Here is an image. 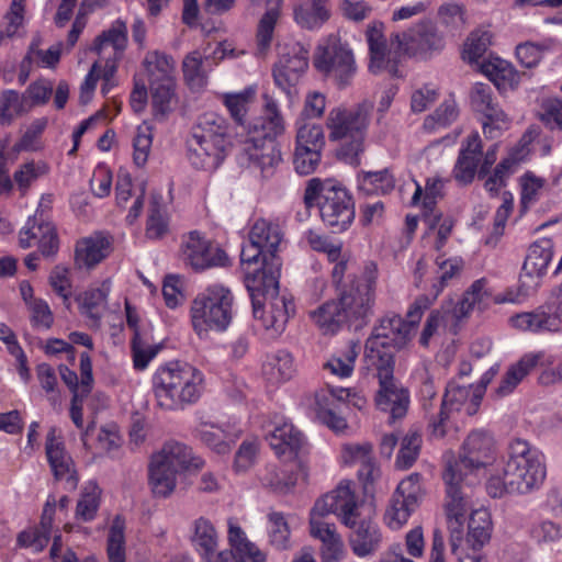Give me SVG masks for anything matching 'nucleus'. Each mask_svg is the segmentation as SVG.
I'll list each match as a JSON object with an SVG mask.
<instances>
[{
  "mask_svg": "<svg viewBox=\"0 0 562 562\" xmlns=\"http://www.w3.org/2000/svg\"><path fill=\"white\" fill-rule=\"evenodd\" d=\"M482 156L481 137L477 132H473L462 140L452 169V176L459 184L468 186L473 182L476 173L479 175Z\"/></svg>",
  "mask_w": 562,
  "mask_h": 562,
  "instance_id": "24",
  "label": "nucleus"
},
{
  "mask_svg": "<svg viewBox=\"0 0 562 562\" xmlns=\"http://www.w3.org/2000/svg\"><path fill=\"white\" fill-rule=\"evenodd\" d=\"M267 520V535L270 546L279 551L291 549V530L285 516L279 512H271L268 514Z\"/></svg>",
  "mask_w": 562,
  "mask_h": 562,
  "instance_id": "53",
  "label": "nucleus"
},
{
  "mask_svg": "<svg viewBox=\"0 0 562 562\" xmlns=\"http://www.w3.org/2000/svg\"><path fill=\"white\" fill-rule=\"evenodd\" d=\"M234 295L223 284L207 285L191 302L190 323L200 339H205L212 331L224 333L234 317Z\"/></svg>",
  "mask_w": 562,
  "mask_h": 562,
  "instance_id": "7",
  "label": "nucleus"
},
{
  "mask_svg": "<svg viewBox=\"0 0 562 562\" xmlns=\"http://www.w3.org/2000/svg\"><path fill=\"white\" fill-rule=\"evenodd\" d=\"M390 41L396 53L422 61H428L439 56L447 44L443 32L429 20L420 21L402 32L393 33Z\"/></svg>",
  "mask_w": 562,
  "mask_h": 562,
  "instance_id": "9",
  "label": "nucleus"
},
{
  "mask_svg": "<svg viewBox=\"0 0 562 562\" xmlns=\"http://www.w3.org/2000/svg\"><path fill=\"white\" fill-rule=\"evenodd\" d=\"M370 123V106L359 104L353 109L338 105L329 110L325 125L331 142L347 140L339 149V156L349 165L360 164L364 151V138Z\"/></svg>",
  "mask_w": 562,
  "mask_h": 562,
  "instance_id": "8",
  "label": "nucleus"
},
{
  "mask_svg": "<svg viewBox=\"0 0 562 562\" xmlns=\"http://www.w3.org/2000/svg\"><path fill=\"white\" fill-rule=\"evenodd\" d=\"M279 270L247 272L246 288L251 296L255 327L267 338H277L295 312L293 299L279 291Z\"/></svg>",
  "mask_w": 562,
  "mask_h": 562,
  "instance_id": "2",
  "label": "nucleus"
},
{
  "mask_svg": "<svg viewBox=\"0 0 562 562\" xmlns=\"http://www.w3.org/2000/svg\"><path fill=\"white\" fill-rule=\"evenodd\" d=\"M330 19L328 0H295L293 20L303 30L317 31Z\"/></svg>",
  "mask_w": 562,
  "mask_h": 562,
  "instance_id": "33",
  "label": "nucleus"
},
{
  "mask_svg": "<svg viewBox=\"0 0 562 562\" xmlns=\"http://www.w3.org/2000/svg\"><path fill=\"white\" fill-rule=\"evenodd\" d=\"M520 203L524 209L533 205L543 194L547 188L544 178L537 176L532 171H526L519 178Z\"/></svg>",
  "mask_w": 562,
  "mask_h": 562,
  "instance_id": "62",
  "label": "nucleus"
},
{
  "mask_svg": "<svg viewBox=\"0 0 562 562\" xmlns=\"http://www.w3.org/2000/svg\"><path fill=\"white\" fill-rule=\"evenodd\" d=\"M190 542L202 562H211L218 549V533L214 524L206 517H198L190 525Z\"/></svg>",
  "mask_w": 562,
  "mask_h": 562,
  "instance_id": "32",
  "label": "nucleus"
},
{
  "mask_svg": "<svg viewBox=\"0 0 562 562\" xmlns=\"http://www.w3.org/2000/svg\"><path fill=\"white\" fill-rule=\"evenodd\" d=\"M469 541L472 546L483 547L491 538L492 520L491 514L485 508L472 510L469 519Z\"/></svg>",
  "mask_w": 562,
  "mask_h": 562,
  "instance_id": "56",
  "label": "nucleus"
},
{
  "mask_svg": "<svg viewBox=\"0 0 562 562\" xmlns=\"http://www.w3.org/2000/svg\"><path fill=\"white\" fill-rule=\"evenodd\" d=\"M378 266L370 261L349 290L340 293L338 302L345 323L356 328L366 325L373 313Z\"/></svg>",
  "mask_w": 562,
  "mask_h": 562,
  "instance_id": "10",
  "label": "nucleus"
},
{
  "mask_svg": "<svg viewBox=\"0 0 562 562\" xmlns=\"http://www.w3.org/2000/svg\"><path fill=\"white\" fill-rule=\"evenodd\" d=\"M19 245L26 249L37 245L43 256H53L58 250V237L50 222L37 220L36 215L29 217L19 234Z\"/></svg>",
  "mask_w": 562,
  "mask_h": 562,
  "instance_id": "25",
  "label": "nucleus"
},
{
  "mask_svg": "<svg viewBox=\"0 0 562 562\" xmlns=\"http://www.w3.org/2000/svg\"><path fill=\"white\" fill-rule=\"evenodd\" d=\"M54 513L55 506L47 502L40 525L22 531L18 537L19 544L33 552L42 551L50 539Z\"/></svg>",
  "mask_w": 562,
  "mask_h": 562,
  "instance_id": "41",
  "label": "nucleus"
},
{
  "mask_svg": "<svg viewBox=\"0 0 562 562\" xmlns=\"http://www.w3.org/2000/svg\"><path fill=\"white\" fill-rule=\"evenodd\" d=\"M40 44V38H34L33 42L31 43L29 52L21 63L22 71H27V68L31 66L32 63H36L38 66L43 68H53L58 64L60 59L59 45H54L49 47L47 50H42L38 48Z\"/></svg>",
  "mask_w": 562,
  "mask_h": 562,
  "instance_id": "59",
  "label": "nucleus"
},
{
  "mask_svg": "<svg viewBox=\"0 0 562 562\" xmlns=\"http://www.w3.org/2000/svg\"><path fill=\"white\" fill-rule=\"evenodd\" d=\"M313 64L318 71L333 75L341 82L357 69L352 49L337 34H330L319 42Z\"/></svg>",
  "mask_w": 562,
  "mask_h": 562,
  "instance_id": "15",
  "label": "nucleus"
},
{
  "mask_svg": "<svg viewBox=\"0 0 562 562\" xmlns=\"http://www.w3.org/2000/svg\"><path fill=\"white\" fill-rule=\"evenodd\" d=\"M178 473L151 457L148 468V484L156 497L170 496L177 486Z\"/></svg>",
  "mask_w": 562,
  "mask_h": 562,
  "instance_id": "45",
  "label": "nucleus"
},
{
  "mask_svg": "<svg viewBox=\"0 0 562 562\" xmlns=\"http://www.w3.org/2000/svg\"><path fill=\"white\" fill-rule=\"evenodd\" d=\"M112 289L110 279L102 281L98 286H91L78 297L79 311L98 326L108 306V296Z\"/></svg>",
  "mask_w": 562,
  "mask_h": 562,
  "instance_id": "36",
  "label": "nucleus"
},
{
  "mask_svg": "<svg viewBox=\"0 0 562 562\" xmlns=\"http://www.w3.org/2000/svg\"><path fill=\"white\" fill-rule=\"evenodd\" d=\"M308 66L307 50L299 43L279 47V59L272 76L279 87L289 98H293L292 89L296 86Z\"/></svg>",
  "mask_w": 562,
  "mask_h": 562,
  "instance_id": "18",
  "label": "nucleus"
},
{
  "mask_svg": "<svg viewBox=\"0 0 562 562\" xmlns=\"http://www.w3.org/2000/svg\"><path fill=\"white\" fill-rule=\"evenodd\" d=\"M552 258L553 241L549 238L536 240L528 249L522 266L524 276L532 280L540 279L547 273Z\"/></svg>",
  "mask_w": 562,
  "mask_h": 562,
  "instance_id": "38",
  "label": "nucleus"
},
{
  "mask_svg": "<svg viewBox=\"0 0 562 562\" xmlns=\"http://www.w3.org/2000/svg\"><path fill=\"white\" fill-rule=\"evenodd\" d=\"M477 70L486 76L498 90H513L518 87L520 75L507 60L490 55L482 60Z\"/></svg>",
  "mask_w": 562,
  "mask_h": 562,
  "instance_id": "35",
  "label": "nucleus"
},
{
  "mask_svg": "<svg viewBox=\"0 0 562 562\" xmlns=\"http://www.w3.org/2000/svg\"><path fill=\"white\" fill-rule=\"evenodd\" d=\"M227 539L241 562H266V554L251 542L235 518L227 520Z\"/></svg>",
  "mask_w": 562,
  "mask_h": 562,
  "instance_id": "44",
  "label": "nucleus"
},
{
  "mask_svg": "<svg viewBox=\"0 0 562 562\" xmlns=\"http://www.w3.org/2000/svg\"><path fill=\"white\" fill-rule=\"evenodd\" d=\"M101 496L102 490L97 482H87L81 490L76 505V519L83 522L92 521L97 517L100 508Z\"/></svg>",
  "mask_w": 562,
  "mask_h": 562,
  "instance_id": "49",
  "label": "nucleus"
},
{
  "mask_svg": "<svg viewBox=\"0 0 562 562\" xmlns=\"http://www.w3.org/2000/svg\"><path fill=\"white\" fill-rule=\"evenodd\" d=\"M323 334H336L346 325L338 300H329L308 313Z\"/></svg>",
  "mask_w": 562,
  "mask_h": 562,
  "instance_id": "46",
  "label": "nucleus"
},
{
  "mask_svg": "<svg viewBox=\"0 0 562 562\" xmlns=\"http://www.w3.org/2000/svg\"><path fill=\"white\" fill-rule=\"evenodd\" d=\"M45 452L55 480L65 482L66 488L75 490L79 479L74 460L54 428L46 435Z\"/></svg>",
  "mask_w": 562,
  "mask_h": 562,
  "instance_id": "23",
  "label": "nucleus"
},
{
  "mask_svg": "<svg viewBox=\"0 0 562 562\" xmlns=\"http://www.w3.org/2000/svg\"><path fill=\"white\" fill-rule=\"evenodd\" d=\"M501 465V471L492 474L486 483V492L493 498L532 494L547 477L544 454L524 439L508 442Z\"/></svg>",
  "mask_w": 562,
  "mask_h": 562,
  "instance_id": "1",
  "label": "nucleus"
},
{
  "mask_svg": "<svg viewBox=\"0 0 562 562\" xmlns=\"http://www.w3.org/2000/svg\"><path fill=\"white\" fill-rule=\"evenodd\" d=\"M416 509L417 506L392 495L384 514V524L391 530L397 531L407 524L409 517Z\"/></svg>",
  "mask_w": 562,
  "mask_h": 562,
  "instance_id": "61",
  "label": "nucleus"
},
{
  "mask_svg": "<svg viewBox=\"0 0 562 562\" xmlns=\"http://www.w3.org/2000/svg\"><path fill=\"white\" fill-rule=\"evenodd\" d=\"M143 67L148 85L176 82V63L170 55L159 50L148 52Z\"/></svg>",
  "mask_w": 562,
  "mask_h": 562,
  "instance_id": "40",
  "label": "nucleus"
},
{
  "mask_svg": "<svg viewBox=\"0 0 562 562\" xmlns=\"http://www.w3.org/2000/svg\"><path fill=\"white\" fill-rule=\"evenodd\" d=\"M366 38L370 55L369 70L372 74H379L383 70L394 71L395 65L384 35V24L379 21L370 23L366 31Z\"/></svg>",
  "mask_w": 562,
  "mask_h": 562,
  "instance_id": "29",
  "label": "nucleus"
},
{
  "mask_svg": "<svg viewBox=\"0 0 562 562\" xmlns=\"http://www.w3.org/2000/svg\"><path fill=\"white\" fill-rule=\"evenodd\" d=\"M304 203L317 206L324 225L333 233L349 229L355 221V201L349 191L337 180L312 178L304 191Z\"/></svg>",
  "mask_w": 562,
  "mask_h": 562,
  "instance_id": "6",
  "label": "nucleus"
},
{
  "mask_svg": "<svg viewBox=\"0 0 562 562\" xmlns=\"http://www.w3.org/2000/svg\"><path fill=\"white\" fill-rule=\"evenodd\" d=\"M359 351V342L350 340L331 355L324 368L340 379L349 378L353 372Z\"/></svg>",
  "mask_w": 562,
  "mask_h": 562,
  "instance_id": "48",
  "label": "nucleus"
},
{
  "mask_svg": "<svg viewBox=\"0 0 562 562\" xmlns=\"http://www.w3.org/2000/svg\"><path fill=\"white\" fill-rule=\"evenodd\" d=\"M282 240V233L278 224L269 222L265 218L257 220L251 226L248 234V241L243 245L240 252L241 263L250 266L262 262L260 269L256 271H267L276 269L281 270V262L276 256L280 243ZM250 272L249 270L246 271ZM255 272V270L252 271Z\"/></svg>",
  "mask_w": 562,
  "mask_h": 562,
  "instance_id": "12",
  "label": "nucleus"
},
{
  "mask_svg": "<svg viewBox=\"0 0 562 562\" xmlns=\"http://www.w3.org/2000/svg\"><path fill=\"white\" fill-rule=\"evenodd\" d=\"M115 200L119 207L125 209L132 200V205L126 215V222L134 224L140 216L145 202V187L134 188L133 178L126 170L117 172L115 186Z\"/></svg>",
  "mask_w": 562,
  "mask_h": 562,
  "instance_id": "31",
  "label": "nucleus"
},
{
  "mask_svg": "<svg viewBox=\"0 0 562 562\" xmlns=\"http://www.w3.org/2000/svg\"><path fill=\"white\" fill-rule=\"evenodd\" d=\"M153 128L149 124L143 123L137 126L132 140L133 162L137 168H143L148 161L153 145Z\"/></svg>",
  "mask_w": 562,
  "mask_h": 562,
  "instance_id": "60",
  "label": "nucleus"
},
{
  "mask_svg": "<svg viewBox=\"0 0 562 562\" xmlns=\"http://www.w3.org/2000/svg\"><path fill=\"white\" fill-rule=\"evenodd\" d=\"M180 254L183 261L196 271L223 267L228 261L226 252L198 231L182 237Z\"/></svg>",
  "mask_w": 562,
  "mask_h": 562,
  "instance_id": "17",
  "label": "nucleus"
},
{
  "mask_svg": "<svg viewBox=\"0 0 562 562\" xmlns=\"http://www.w3.org/2000/svg\"><path fill=\"white\" fill-rule=\"evenodd\" d=\"M241 432V427L236 423L232 425L201 423L194 429V437L214 452L225 454L231 451L232 445L239 438Z\"/></svg>",
  "mask_w": 562,
  "mask_h": 562,
  "instance_id": "28",
  "label": "nucleus"
},
{
  "mask_svg": "<svg viewBox=\"0 0 562 562\" xmlns=\"http://www.w3.org/2000/svg\"><path fill=\"white\" fill-rule=\"evenodd\" d=\"M267 10L259 21L256 34L257 49L260 55H265L273 40L276 24L280 18L283 0H266Z\"/></svg>",
  "mask_w": 562,
  "mask_h": 562,
  "instance_id": "47",
  "label": "nucleus"
},
{
  "mask_svg": "<svg viewBox=\"0 0 562 562\" xmlns=\"http://www.w3.org/2000/svg\"><path fill=\"white\" fill-rule=\"evenodd\" d=\"M491 44L492 34L488 30L476 29L472 31L463 44L462 59L477 69Z\"/></svg>",
  "mask_w": 562,
  "mask_h": 562,
  "instance_id": "50",
  "label": "nucleus"
},
{
  "mask_svg": "<svg viewBox=\"0 0 562 562\" xmlns=\"http://www.w3.org/2000/svg\"><path fill=\"white\" fill-rule=\"evenodd\" d=\"M442 476L447 492L445 504L447 527L450 532L451 550L457 554L464 536L465 516L471 508L470 495L467 488L475 482L457 473L456 465H452L450 461H448Z\"/></svg>",
  "mask_w": 562,
  "mask_h": 562,
  "instance_id": "11",
  "label": "nucleus"
},
{
  "mask_svg": "<svg viewBox=\"0 0 562 562\" xmlns=\"http://www.w3.org/2000/svg\"><path fill=\"white\" fill-rule=\"evenodd\" d=\"M125 519L116 515L109 528L106 554L109 562H126Z\"/></svg>",
  "mask_w": 562,
  "mask_h": 562,
  "instance_id": "52",
  "label": "nucleus"
},
{
  "mask_svg": "<svg viewBox=\"0 0 562 562\" xmlns=\"http://www.w3.org/2000/svg\"><path fill=\"white\" fill-rule=\"evenodd\" d=\"M243 155L248 167L259 171L263 179L273 177L282 162V155L276 140L248 136L244 142Z\"/></svg>",
  "mask_w": 562,
  "mask_h": 562,
  "instance_id": "21",
  "label": "nucleus"
},
{
  "mask_svg": "<svg viewBox=\"0 0 562 562\" xmlns=\"http://www.w3.org/2000/svg\"><path fill=\"white\" fill-rule=\"evenodd\" d=\"M207 49L209 47H205L203 52L194 49L189 52L182 59L183 80L190 90L195 92L206 88L209 76L213 70V67L209 64V58L204 56Z\"/></svg>",
  "mask_w": 562,
  "mask_h": 562,
  "instance_id": "34",
  "label": "nucleus"
},
{
  "mask_svg": "<svg viewBox=\"0 0 562 562\" xmlns=\"http://www.w3.org/2000/svg\"><path fill=\"white\" fill-rule=\"evenodd\" d=\"M432 304L426 295L418 296L411 305L406 319L400 315L383 317L366 341L364 363L367 369L383 364H394L391 348H402L413 337L424 312Z\"/></svg>",
  "mask_w": 562,
  "mask_h": 562,
  "instance_id": "4",
  "label": "nucleus"
},
{
  "mask_svg": "<svg viewBox=\"0 0 562 562\" xmlns=\"http://www.w3.org/2000/svg\"><path fill=\"white\" fill-rule=\"evenodd\" d=\"M266 439L280 458L291 459L303 447V434L282 415H274L267 425Z\"/></svg>",
  "mask_w": 562,
  "mask_h": 562,
  "instance_id": "22",
  "label": "nucleus"
},
{
  "mask_svg": "<svg viewBox=\"0 0 562 562\" xmlns=\"http://www.w3.org/2000/svg\"><path fill=\"white\" fill-rule=\"evenodd\" d=\"M493 292L485 278L475 280L463 294L462 300L454 308L457 317L469 315L474 308L486 310L493 302Z\"/></svg>",
  "mask_w": 562,
  "mask_h": 562,
  "instance_id": "42",
  "label": "nucleus"
},
{
  "mask_svg": "<svg viewBox=\"0 0 562 562\" xmlns=\"http://www.w3.org/2000/svg\"><path fill=\"white\" fill-rule=\"evenodd\" d=\"M127 44V27L122 20L114 21L111 26L103 31L95 40L92 50L101 59H104L101 78L103 83L101 91L106 94L114 87V75L117 63Z\"/></svg>",
  "mask_w": 562,
  "mask_h": 562,
  "instance_id": "16",
  "label": "nucleus"
},
{
  "mask_svg": "<svg viewBox=\"0 0 562 562\" xmlns=\"http://www.w3.org/2000/svg\"><path fill=\"white\" fill-rule=\"evenodd\" d=\"M313 509L325 515H337L348 528H356L360 516L350 481H341L335 490L317 499Z\"/></svg>",
  "mask_w": 562,
  "mask_h": 562,
  "instance_id": "20",
  "label": "nucleus"
},
{
  "mask_svg": "<svg viewBox=\"0 0 562 562\" xmlns=\"http://www.w3.org/2000/svg\"><path fill=\"white\" fill-rule=\"evenodd\" d=\"M353 533L350 537V546L353 553L359 558L374 553L382 541V533L379 526L371 519L358 517V525L351 528Z\"/></svg>",
  "mask_w": 562,
  "mask_h": 562,
  "instance_id": "37",
  "label": "nucleus"
},
{
  "mask_svg": "<svg viewBox=\"0 0 562 562\" xmlns=\"http://www.w3.org/2000/svg\"><path fill=\"white\" fill-rule=\"evenodd\" d=\"M285 132V120L279 101L268 92L262 93V116L249 124L248 136L276 140Z\"/></svg>",
  "mask_w": 562,
  "mask_h": 562,
  "instance_id": "26",
  "label": "nucleus"
},
{
  "mask_svg": "<svg viewBox=\"0 0 562 562\" xmlns=\"http://www.w3.org/2000/svg\"><path fill=\"white\" fill-rule=\"evenodd\" d=\"M496 457V447L493 436L484 430H473L464 439L459 459L453 454H446V467L448 461L456 465L457 473L462 474L464 479L474 480V473L491 464Z\"/></svg>",
  "mask_w": 562,
  "mask_h": 562,
  "instance_id": "13",
  "label": "nucleus"
},
{
  "mask_svg": "<svg viewBox=\"0 0 562 562\" xmlns=\"http://www.w3.org/2000/svg\"><path fill=\"white\" fill-rule=\"evenodd\" d=\"M482 401L483 386L449 385L442 400L440 413L430 424L432 436L445 437L452 414L472 416L477 413Z\"/></svg>",
  "mask_w": 562,
  "mask_h": 562,
  "instance_id": "14",
  "label": "nucleus"
},
{
  "mask_svg": "<svg viewBox=\"0 0 562 562\" xmlns=\"http://www.w3.org/2000/svg\"><path fill=\"white\" fill-rule=\"evenodd\" d=\"M334 400L329 392H321L315 396V411L317 418L328 428L336 432L342 431L347 427L345 418L335 413Z\"/></svg>",
  "mask_w": 562,
  "mask_h": 562,
  "instance_id": "57",
  "label": "nucleus"
},
{
  "mask_svg": "<svg viewBox=\"0 0 562 562\" xmlns=\"http://www.w3.org/2000/svg\"><path fill=\"white\" fill-rule=\"evenodd\" d=\"M369 371H375L380 389L375 396L379 409L391 415L392 419L402 418L408 408V392L394 380V364L372 367Z\"/></svg>",
  "mask_w": 562,
  "mask_h": 562,
  "instance_id": "19",
  "label": "nucleus"
},
{
  "mask_svg": "<svg viewBox=\"0 0 562 562\" xmlns=\"http://www.w3.org/2000/svg\"><path fill=\"white\" fill-rule=\"evenodd\" d=\"M189 144V160L194 168H218L233 146L229 123L216 112L203 113L192 127Z\"/></svg>",
  "mask_w": 562,
  "mask_h": 562,
  "instance_id": "5",
  "label": "nucleus"
},
{
  "mask_svg": "<svg viewBox=\"0 0 562 562\" xmlns=\"http://www.w3.org/2000/svg\"><path fill=\"white\" fill-rule=\"evenodd\" d=\"M542 353H526L520 360L512 364L501 379L495 392L498 396H507L517 387L529 372L538 366Z\"/></svg>",
  "mask_w": 562,
  "mask_h": 562,
  "instance_id": "43",
  "label": "nucleus"
},
{
  "mask_svg": "<svg viewBox=\"0 0 562 562\" xmlns=\"http://www.w3.org/2000/svg\"><path fill=\"white\" fill-rule=\"evenodd\" d=\"M262 375L272 385L282 384L295 374L293 357L285 350L268 353L262 363Z\"/></svg>",
  "mask_w": 562,
  "mask_h": 562,
  "instance_id": "39",
  "label": "nucleus"
},
{
  "mask_svg": "<svg viewBox=\"0 0 562 562\" xmlns=\"http://www.w3.org/2000/svg\"><path fill=\"white\" fill-rule=\"evenodd\" d=\"M295 146L310 147L322 150L325 145V135L322 125L308 123L306 120L297 119Z\"/></svg>",
  "mask_w": 562,
  "mask_h": 562,
  "instance_id": "63",
  "label": "nucleus"
},
{
  "mask_svg": "<svg viewBox=\"0 0 562 562\" xmlns=\"http://www.w3.org/2000/svg\"><path fill=\"white\" fill-rule=\"evenodd\" d=\"M422 434L416 429H411L401 441L400 451L395 461L398 469L411 468L417 460L422 447Z\"/></svg>",
  "mask_w": 562,
  "mask_h": 562,
  "instance_id": "64",
  "label": "nucleus"
},
{
  "mask_svg": "<svg viewBox=\"0 0 562 562\" xmlns=\"http://www.w3.org/2000/svg\"><path fill=\"white\" fill-rule=\"evenodd\" d=\"M395 187V180L389 169L362 172L358 177V188L367 194H386Z\"/></svg>",
  "mask_w": 562,
  "mask_h": 562,
  "instance_id": "55",
  "label": "nucleus"
},
{
  "mask_svg": "<svg viewBox=\"0 0 562 562\" xmlns=\"http://www.w3.org/2000/svg\"><path fill=\"white\" fill-rule=\"evenodd\" d=\"M256 93L257 88L248 86L239 92L223 94V103L236 124L244 125L246 123L249 105L254 102Z\"/></svg>",
  "mask_w": 562,
  "mask_h": 562,
  "instance_id": "51",
  "label": "nucleus"
},
{
  "mask_svg": "<svg viewBox=\"0 0 562 562\" xmlns=\"http://www.w3.org/2000/svg\"><path fill=\"white\" fill-rule=\"evenodd\" d=\"M424 221L427 225L426 235L435 236L434 248L438 251L441 250L452 233L453 218L440 212H430L424 214Z\"/></svg>",
  "mask_w": 562,
  "mask_h": 562,
  "instance_id": "54",
  "label": "nucleus"
},
{
  "mask_svg": "<svg viewBox=\"0 0 562 562\" xmlns=\"http://www.w3.org/2000/svg\"><path fill=\"white\" fill-rule=\"evenodd\" d=\"M151 384L159 407L179 411L200 401L206 390V376L192 363L176 360L160 364Z\"/></svg>",
  "mask_w": 562,
  "mask_h": 562,
  "instance_id": "3",
  "label": "nucleus"
},
{
  "mask_svg": "<svg viewBox=\"0 0 562 562\" xmlns=\"http://www.w3.org/2000/svg\"><path fill=\"white\" fill-rule=\"evenodd\" d=\"M153 458L164 463L178 474L199 471L204 465V460L195 456L190 447L178 441H168L162 448L153 454Z\"/></svg>",
  "mask_w": 562,
  "mask_h": 562,
  "instance_id": "27",
  "label": "nucleus"
},
{
  "mask_svg": "<svg viewBox=\"0 0 562 562\" xmlns=\"http://www.w3.org/2000/svg\"><path fill=\"white\" fill-rule=\"evenodd\" d=\"M447 182V179H443L439 176L429 177L426 180L424 191L420 184L416 182V189L412 196V203L416 204L424 194L423 207L425 213L435 212L437 200L443 195V189Z\"/></svg>",
  "mask_w": 562,
  "mask_h": 562,
  "instance_id": "58",
  "label": "nucleus"
},
{
  "mask_svg": "<svg viewBox=\"0 0 562 562\" xmlns=\"http://www.w3.org/2000/svg\"><path fill=\"white\" fill-rule=\"evenodd\" d=\"M111 249V238L102 233H94L77 241L75 263L81 269H92L110 255Z\"/></svg>",
  "mask_w": 562,
  "mask_h": 562,
  "instance_id": "30",
  "label": "nucleus"
}]
</instances>
